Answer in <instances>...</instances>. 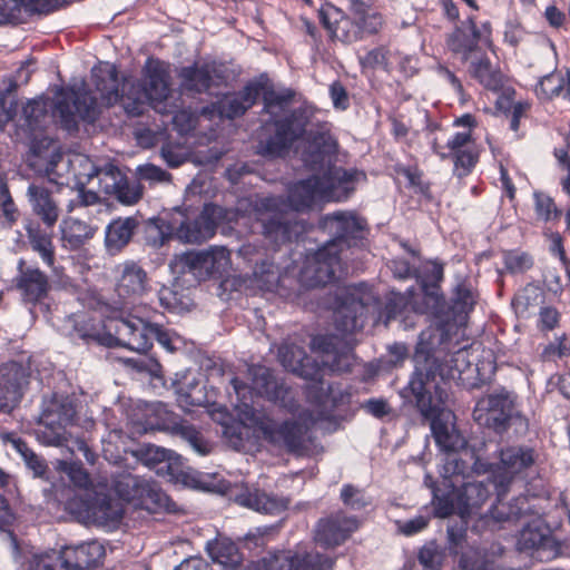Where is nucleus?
<instances>
[{"mask_svg": "<svg viewBox=\"0 0 570 570\" xmlns=\"http://www.w3.org/2000/svg\"><path fill=\"white\" fill-rule=\"evenodd\" d=\"M247 379L250 382L249 387L238 377L232 380L233 389L239 401L235 405L239 422L245 428L261 433L266 442L277 449L295 455H307L312 445V439L307 434L309 417L305 420L304 424L296 421L277 422L246 402L247 394L253 392L289 412H295L297 407L291 387L264 365L247 366Z\"/></svg>", "mask_w": 570, "mask_h": 570, "instance_id": "f257e3e1", "label": "nucleus"}, {"mask_svg": "<svg viewBox=\"0 0 570 570\" xmlns=\"http://www.w3.org/2000/svg\"><path fill=\"white\" fill-rule=\"evenodd\" d=\"M91 77L102 104L107 106L120 102L132 117L141 115L148 105L159 114L170 112L166 105L170 94L169 77L159 62L149 65L146 87L139 80L125 78L119 89L117 70L111 65L92 68Z\"/></svg>", "mask_w": 570, "mask_h": 570, "instance_id": "f03ea898", "label": "nucleus"}, {"mask_svg": "<svg viewBox=\"0 0 570 570\" xmlns=\"http://www.w3.org/2000/svg\"><path fill=\"white\" fill-rule=\"evenodd\" d=\"M320 200H325L321 179L312 176L288 186L286 200L275 196L257 198L254 212L265 238L279 245L305 230L304 223L295 219L294 212L308 210Z\"/></svg>", "mask_w": 570, "mask_h": 570, "instance_id": "7ed1b4c3", "label": "nucleus"}, {"mask_svg": "<svg viewBox=\"0 0 570 570\" xmlns=\"http://www.w3.org/2000/svg\"><path fill=\"white\" fill-rule=\"evenodd\" d=\"M431 361L423 351L415 356V371L409 383V389L415 399V405L421 415L430 421V428L436 445L443 452L461 451L466 441L455 425V415L449 407L450 394L446 389L435 385V395L424 393L425 382L434 377Z\"/></svg>", "mask_w": 570, "mask_h": 570, "instance_id": "20e7f679", "label": "nucleus"}, {"mask_svg": "<svg viewBox=\"0 0 570 570\" xmlns=\"http://www.w3.org/2000/svg\"><path fill=\"white\" fill-rule=\"evenodd\" d=\"M308 116L305 110L292 111L283 119L273 122L274 135L266 139L261 138L258 153L264 156L277 157L288 151L295 140L306 135V150L303 154L304 163L313 170L323 168L331 161L336 142L326 125L316 129H307Z\"/></svg>", "mask_w": 570, "mask_h": 570, "instance_id": "39448f33", "label": "nucleus"}, {"mask_svg": "<svg viewBox=\"0 0 570 570\" xmlns=\"http://www.w3.org/2000/svg\"><path fill=\"white\" fill-rule=\"evenodd\" d=\"M277 356L286 370L311 381L306 390L307 400L313 406L311 423L327 417L337 405L338 395L331 384L321 380L320 364L312 361L302 347L287 342L281 344Z\"/></svg>", "mask_w": 570, "mask_h": 570, "instance_id": "423d86ee", "label": "nucleus"}, {"mask_svg": "<svg viewBox=\"0 0 570 570\" xmlns=\"http://www.w3.org/2000/svg\"><path fill=\"white\" fill-rule=\"evenodd\" d=\"M132 433L144 434L161 430L180 436L200 455L210 452V445L191 425L178 422L176 415L161 402L138 405L137 412L130 416Z\"/></svg>", "mask_w": 570, "mask_h": 570, "instance_id": "0eeeda50", "label": "nucleus"}, {"mask_svg": "<svg viewBox=\"0 0 570 570\" xmlns=\"http://www.w3.org/2000/svg\"><path fill=\"white\" fill-rule=\"evenodd\" d=\"M112 489L119 499L136 508L156 512L167 509L169 498L154 482L138 475L122 472L114 476Z\"/></svg>", "mask_w": 570, "mask_h": 570, "instance_id": "6e6552de", "label": "nucleus"}, {"mask_svg": "<svg viewBox=\"0 0 570 570\" xmlns=\"http://www.w3.org/2000/svg\"><path fill=\"white\" fill-rule=\"evenodd\" d=\"M75 415V405L68 397L55 395L46 400L39 417V440L47 445H63L67 441L66 426L72 423Z\"/></svg>", "mask_w": 570, "mask_h": 570, "instance_id": "1a4fd4ad", "label": "nucleus"}, {"mask_svg": "<svg viewBox=\"0 0 570 570\" xmlns=\"http://www.w3.org/2000/svg\"><path fill=\"white\" fill-rule=\"evenodd\" d=\"M96 115V98L87 92L83 82L71 88H61L57 92L53 116L59 117L65 129H75L77 127V118L92 121Z\"/></svg>", "mask_w": 570, "mask_h": 570, "instance_id": "9d476101", "label": "nucleus"}, {"mask_svg": "<svg viewBox=\"0 0 570 570\" xmlns=\"http://www.w3.org/2000/svg\"><path fill=\"white\" fill-rule=\"evenodd\" d=\"M232 213L218 205H205L194 218H185L175 229V237L186 244H202L210 239L223 222H230Z\"/></svg>", "mask_w": 570, "mask_h": 570, "instance_id": "9b49d317", "label": "nucleus"}, {"mask_svg": "<svg viewBox=\"0 0 570 570\" xmlns=\"http://www.w3.org/2000/svg\"><path fill=\"white\" fill-rule=\"evenodd\" d=\"M109 346H122L137 353H146L153 346V324L129 316L112 320L106 326Z\"/></svg>", "mask_w": 570, "mask_h": 570, "instance_id": "f8f14e48", "label": "nucleus"}, {"mask_svg": "<svg viewBox=\"0 0 570 570\" xmlns=\"http://www.w3.org/2000/svg\"><path fill=\"white\" fill-rule=\"evenodd\" d=\"M425 335V332L421 333L415 353L423 351L431 361L435 362L432 366L434 377L430 376V380L428 381L426 377L423 376V381L425 382L424 393L435 395V385H440L448 390L445 380L464 381L465 375L473 370L472 364L469 361V352L466 350L456 351L450 355L443 365H439L436 358L430 355V347L424 342ZM415 356L416 354H414V357ZM466 379H469V375Z\"/></svg>", "mask_w": 570, "mask_h": 570, "instance_id": "ddd939ff", "label": "nucleus"}, {"mask_svg": "<svg viewBox=\"0 0 570 570\" xmlns=\"http://www.w3.org/2000/svg\"><path fill=\"white\" fill-rule=\"evenodd\" d=\"M341 268L337 244L327 242L317 252L307 256L301 277L307 286H322L331 283Z\"/></svg>", "mask_w": 570, "mask_h": 570, "instance_id": "4468645a", "label": "nucleus"}, {"mask_svg": "<svg viewBox=\"0 0 570 570\" xmlns=\"http://www.w3.org/2000/svg\"><path fill=\"white\" fill-rule=\"evenodd\" d=\"M219 491L237 504L266 514H278L288 508L289 500L284 497L268 494L257 488L223 482Z\"/></svg>", "mask_w": 570, "mask_h": 570, "instance_id": "2eb2a0df", "label": "nucleus"}, {"mask_svg": "<svg viewBox=\"0 0 570 570\" xmlns=\"http://www.w3.org/2000/svg\"><path fill=\"white\" fill-rule=\"evenodd\" d=\"M446 45L451 52L466 62L476 57L483 46H491V26L487 22L478 29L473 19L469 18L448 37Z\"/></svg>", "mask_w": 570, "mask_h": 570, "instance_id": "dca6fc26", "label": "nucleus"}, {"mask_svg": "<svg viewBox=\"0 0 570 570\" xmlns=\"http://www.w3.org/2000/svg\"><path fill=\"white\" fill-rule=\"evenodd\" d=\"M499 458L500 461L494 472V483L500 497L518 474L535 463L537 453L529 446L511 445L502 448Z\"/></svg>", "mask_w": 570, "mask_h": 570, "instance_id": "f3484780", "label": "nucleus"}, {"mask_svg": "<svg viewBox=\"0 0 570 570\" xmlns=\"http://www.w3.org/2000/svg\"><path fill=\"white\" fill-rule=\"evenodd\" d=\"M513 400L507 392L489 394L480 399L473 410V419L482 426L495 431L505 429L512 416Z\"/></svg>", "mask_w": 570, "mask_h": 570, "instance_id": "a211bd4d", "label": "nucleus"}, {"mask_svg": "<svg viewBox=\"0 0 570 570\" xmlns=\"http://www.w3.org/2000/svg\"><path fill=\"white\" fill-rule=\"evenodd\" d=\"M333 566L331 557L305 550L279 552L264 559L266 570H333Z\"/></svg>", "mask_w": 570, "mask_h": 570, "instance_id": "6ab92c4d", "label": "nucleus"}, {"mask_svg": "<svg viewBox=\"0 0 570 570\" xmlns=\"http://www.w3.org/2000/svg\"><path fill=\"white\" fill-rule=\"evenodd\" d=\"M47 100L39 98L28 101L18 119L16 137L18 140L35 144L50 122Z\"/></svg>", "mask_w": 570, "mask_h": 570, "instance_id": "aec40b11", "label": "nucleus"}, {"mask_svg": "<svg viewBox=\"0 0 570 570\" xmlns=\"http://www.w3.org/2000/svg\"><path fill=\"white\" fill-rule=\"evenodd\" d=\"M321 179L325 200L341 202L346 199L355 189V185L365 179V174L356 169L328 167Z\"/></svg>", "mask_w": 570, "mask_h": 570, "instance_id": "412c9836", "label": "nucleus"}, {"mask_svg": "<svg viewBox=\"0 0 570 570\" xmlns=\"http://www.w3.org/2000/svg\"><path fill=\"white\" fill-rule=\"evenodd\" d=\"M28 384L26 368L16 362L0 367V411H11L21 400Z\"/></svg>", "mask_w": 570, "mask_h": 570, "instance_id": "4be33fe9", "label": "nucleus"}, {"mask_svg": "<svg viewBox=\"0 0 570 570\" xmlns=\"http://www.w3.org/2000/svg\"><path fill=\"white\" fill-rule=\"evenodd\" d=\"M320 227L332 235L337 244L338 253L342 252L343 245H350V239L361 237L364 228V222L352 213L337 212L324 216L320 222Z\"/></svg>", "mask_w": 570, "mask_h": 570, "instance_id": "5701e85b", "label": "nucleus"}, {"mask_svg": "<svg viewBox=\"0 0 570 570\" xmlns=\"http://www.w3.org/2000/svg\"><path fill=\"white\" fill-rule=\"evenodd\" d=\"M318 18L333 39L351 43L360 38L361 27L358 22H353L340 8L331 3L321 7Z\"/></svg>", "mask_w": 570, "mask_h": 570, "instance_id": "b1692460", "label": "nucleus"}, {"mask_svg": "<svg viewBox=\"0 0 570 570\" xmlns=\"http://www.w3.org/2000/svg\"><path fill=\"white\" fill-rule=\"evenodd\" d=\"M357 527L358 522L355 518L335 514L318 521L314 540L322 547L333 548L343 543Z\"/></svg>", "mask_w": 570, "mask_h": 570, "instance_id": "393cba45", "label": "nucleus"}, {"mask_svg": "<svg viewBox=\"0 0 570 570\" xmlns=\"http://www.w3.org/2000/svg\"><path fill=\"white\" fill-rule=\"evenodd\" d=\"M18 271L16 285L26 302L35 303L47 295L49 283L42 272L38 268L24 267L23 259L19 261Z\"/></svg>", "mask_w": 570, "mask_h": 570, "instance_id": "a878e982", "label": "nucleus"}, {"mask_svg": "<svg viewBox=\"0 0 570 570\" xmlns=\"http://www.w3.org/2000/svg\"><path fill=\"white\" fill-rule=\"evenodd\" d=\"M61 552L67 570H85L97 564L105 556V549L98 541H90L75 547H63Z\"/></svg>", "mask_w": 570, "mask_h": 570, "instance_id": "bb28decb", "label": "nucleus"}, {"mask_svg": "<svg viewBox=\"0 0 570 570\" xmlns=\"http://www.w3.org/2000/svg\"><path fill=\"white\" fill-rule=\"evenodd\" d=\"M120 274L117 282V292L121 297H136L142 295L148 287V277L144 268L136 262L127 261L119 266Z\"/></svg>", "mask_w": 570, "mask_h": 570, "instance_id": "cd10ccee", "label": "nucleus"}, {"mask_svg": "<svg viewBox=\"0 0 570 570\" xmlns=\"http://www.w3.org/2000/svg\"><path fill=\"white\" fill-rule=\"evenodd\" d=\"M366 304L367 302L357 293H351L350 298L335 312L336 328L346 334L361 330L364 325L363 313Z\"/></svg>", "mask_w": 570, "mask_h": 570, "instance_id": "c85d7f7f", "label": "nucleus"}, {"mask_svg": "<svg viewBox=\"0 0 570 570\" xmlns=\"http://www.w3.org/2000/svg\"><path fill=\"white\" fill-rule=\"evenodd\" d=\"M27 197L33 213L41 218L43 224L52 227L59 218V208L50 190L43 185L30 184Z\"/></svg>", "mask_w": 570, "mask_h": 570, "instance_id": "c756f323", "label": "nucleus"}, {"mask_svg": "<svg viewBox=\"0 0 570 570\" xmlns=\"http://www.w3.org/2000/svg\"><path fill=\"white\" fill-rule=\"evenodd\" d=\"M139 220L136 217H119L110 222L106 228L105 246L111 255L118 254L131 240Z\"/></svg>", "mask_w": 570, "mask_h": 570, "instance_id": "7c9ffc66", "label": "nucleus"}, {"mask_svg": "<svg viewBox=\"0 0 570 570\" xmlns=\"http://www.w3.org/2000/svg\"><path fill=\"white\" fill-rule=\"evenodd\" d=\"M259 83H248L240 92L227 95L218 102L220 116L233 119L242 116L250 108L261 95Z\"/></svg>", "mask_w": 570, "mask_h": 570, "instance_id": "2f4dec72", "label": "nucleus"}, {"mask_svg": "<svg viewBox=\"0 0 570 570\" xmlns=\"http://www.w3.org/2000/svg\"><path fill=\"white\" fill-rule=\"evenodd\" d=\"M88 517L100 524L118 522L122 518L124 508L119 500L107 494L97 493L87 504Z\"/></svg>", "mask_w": 570, "mask_h": 570, "instance_id": "473e14b6", "label": "nucleus"}, {"mask_svg": "<svg viewBox=\"0 0 570 570\" xmlns=\"http://www.w3.org/2000/svg\"><path fill=\"white\" fill-rule=\"evenodd\" d=\"M312 347L322 353L321 364L333 372L348 371L351 356L347 353H337L333 338L328 336H316L312 341Z\"/></svg>", "mask_w": 570, "mask_h": 570, "instance_id": "72a5a7b5", "label": "nucleus"}, {"mask_svg": "<svg viewBox=\"0 0 570 570\" xmlns=\"http://www.w3.org/2000/svg\"><path fill=\"white\" fill-rule=\"evenodd\" d=\"M281 273L278 266L268 259L257 263L252 275L247 278V287L261 292H274L279 284Z\"/></svg>", "mask_w": 570, "mask_h": 570, "instance_id": "f704fd0d", "label": "nucleus"}, {"mask_svg": "<svg viewBox=\"0 0 570 570\" xmlns=\"http://www.w3.org/2000/svg\"><path fill=\"white\" fill-rule=\"evenodd\" d=\"M532 512L528 498L519 497L512 502L499 499L491 509V517L498 522H507L520 520Z\"/></svg>", "mask_w": 570, "mask_h": 570, "instance_id": "c9c22d12", "label": "nucleus"}, {"mask_svg": "<svg viewBox=\"0 0 570 570\" xmlns=\"http://www.w3.org/2000/svg\"><path fill=\"white\" fill-rule=\"evenodd\" d=\"M469 72L481 85L489 89H497L501 85V73L497 71L489 58L480 51L476 57H472Z\"/></svg>", "mask_w": 570, "mask_h": 570, "instance_id": "e433bc0d", "label": "nucleus"}, {"mask_svg": "<svg viewBox=\"0 0 570 570\" xmlns=\"http://www.w3.org/2000/svg\"><path fill=\"white\" fill-rule=\"evenodd\" d=\"M60 228L61 239L65 246L71 249L80 247L86 240L94 236L96 230L88 224L76 218L63 219Z\"/></svg>", "mask_w": 570, "mask_h": 570, "instance_id": "4c0bfd02", "label": "nucleus"}, {"mask_svg": "<svg viewBox=\"0 0 570 570\" xmlns=\"http://www.w3.org/2000/svg\"><path fill=\"white\" fill-rule=\"evenodd\" d=\"M87 163L90 165V171L86 174L87 181H91L94 178H97L100 190L106 195L114 196L118 188H120L125 176L114 165H106L105 167L96 168L89 161Z\"/></svg>", "mask_w": 570, "mask_h": 570, "instance_id": "58836bf2", "label": "nucleus"}, {"mask_svg": "<svg viewBox=\"0 0 570 570\" xmlns=\"http://www.w3.org/2000/svg\"><path fill=\"white\" fill-rule=\"evenodd\" d=\"M207 551L215 562L228 568L237 567L242 560L237 546L227 538L208 542Z\"/></svg>", "mask_w": 570, "mask_h": 570, "instance_id": "ea45409f", "label": "nucleus"}, {"mask_svg": "<svg viewBox=\"0 0 570 570\" xmlns=\"http://www.w3.org/2000/svg\"><path fill=\"white\" fill-rule=\"evenodd\" d=\"M459 452H444L445 456L440 473L446 482V488L456 489L460 485L459 478H464L470 470L469 463L460 458Z\"/></svg>", "mask_w": 570, "mask_h": 570, "instance_id": "a19ab883", "label": "nucleus"}, {"mask_svg": "<svg viewBox=\"0 0 570 570\" xmlns=\"http://www.w3.org/2000/svg\"><path fill=\"white\" fill-rule=\"evenodd\" d=\"M181 86L188 91L203 92L209 89L212 71L208 66H190L181 68L179 72Z\"/></svg>", "mask_w": 570, "mask_h": 570, "instance_id": "79ce46f5", "label": "nucleus"}, {"mask_svg": "<svg viewBox=\"0 0 570 570\" xmlns=\"http://www.w3.org/2000/svg\"><path fill=\"white\" fill-rule=\"evenodd\" d=\"M204 258L205 266L210 276H222L232 267L230 252L224 246H210L207 249L200 250Z\"/></svg>", "mask_w": 570, "mask_h": 570, "instance_id": "37998d69", "label": "nucleus"}, {"mask_svg": "<svg viewBox=\"0 0 570 570\" xmlns=\"http://www.w3.org/2000/svg\"><path fill=\"white\" fill-rule=\"evenodd\" d=\"M174 264L180 274H190L197 281L209 277L200 250L184 253L176 257Z\"/></svg>", "mask_w": 570, "mask_h": 570, "instance_id": "c03bdc74", "label": "nucleus"}, {"mask_svg": "<svg viewBox=\"0 0 570 570\" xmlns=\"http://www.w3.org/2000/svg\"><path fill=\"white\" fill-rule=\"evenodd\" d=\"M490 492L482 482H468L462 485L459 500L466 512L479 509L488 499Z\"/></svg>", "mask_w": 570, "mask_h": 570, "instance_id": "a18cd8bd", "label": "nucleus"}, {"mask_svg": "<svg viewBox=\"0 0 570 570\" xmlns=\"http://www.w3.org/2000/svg\"><path fill=\"white\" fill-rule=\"evenodd\" d=\"M63 563L61 549H51L33 553L28 559V570H67Z\"/></svg>", "mask_w": 570, "mask_h": 570, "instance_id": "49530a36", "label": "nucleus"}, {"mask_svg": "<svg viewBox=\"0 0 570 570\" xmlns=\"http://www.w3.org/2000/svg\"><path fill=\"white\" fill-rule=\"evenodd\" d=\"M28 236L31 248L39 254L45 264L52 267L55 263V247L51 237L33 228L28 229Z\"/></svg>", "mask_w": 570, "mask_h": 570, "instance_id": "de8ad7c7", "label": "nucleus"}, {"mask_svg": "<svg viewBox=\"0 0 570 570\" xmlns=\"http://www.w3.org/2000/svg\"><path fill=\"white\" fill-rule=\"evenodd\" d=\"M566 77L560 71L542 77L537 85L535 92L541 99H552L563 94Z\"/></svg>", "mask_w": 570, "mask_h": 570, "instance_id": "09e8293b", "label": "nucleus"}, {"mask_svg": "<svg viewBox=\"0 0 570 570\" xmlns=\"http://www.w3.org/2000/svg\"><path fill=\"white\" fill-rule=\"evenodd\" d=\"M472 136L471 130L466 129L461 132H456L451 139L448 140L445 146L439 145L436 141L433 142L432 149L442 159L450 158L453 153L466 149L471 147Z\"/></svg>", "mask_w": 570, "mask_h": 570, "instance_id": "8fccbe9b", "label": "nucleus"}, {"mask_svg": "<svg viewBox=\"0 0 570 570\" xmlns=\"http://www.w3.org/2000/svg\"><path fill=\"white\" fill-rule=\"evenodd\" d=\"M140 459L145 465L150 468L164 462L168 463L170 468L173 462L179 460V456L165 448L147 444L140 450Z\"/></svg>", "mask_w": 570, "mask_h": 570, "instance_id": "3c124183", "label": "nucleus"}, {"mask_svg": "<svg viewBox=\"0 0 570 570\" xmlns=\"http://www.w3.org/2000/svg\"><path fill=\"white\" fill-rule=\"evenodd\" d=\"M445 556V549L443 547L435 541H430L421 548L419 561L426 569L438 570L442 567Z\"/></svg>", "mask_w": 570, "mask_h": 570, "instance_id": "603ef678", "label": "nucleus"}, {"mask_svg": "<svg viewBox=\"0 0 570 570\" xmlns=\"http://www.w3.org/2000/svg\"><path fill=\"white\" fill-rule=\"evenodd\" d=\"M534 208L537 216L544 222L557 218L561 214L553 199L543 193H534Z\"/></svg>", "mask_w": 570, "mask_h": 570, "instance_id": "864d4df0", "label": "nucleus"}, {"mask_svg": "<svg viewBox=\"0 0 570 570\" xmlns=\"http://www.w3.org/2000/svg\"><path fill=\"white\" fill-rule=\"evenodd\" d=\"M533 264L530 255L522 252H509L504 255L505 268L511 273H523Z\"/></svg>", "mask_w": 570, "mask_h": 570, "instance_id": "5fc2aeb1", "label": "nucleus"}, {"mask_svg": "<svg viewBox=\"0 0 570 570\" xmlns=\"http://www.w3.org/2000/svg\"><path fill=\"white\" fill-rule=\"evenodd\" d=\"M121 204H136L142 196V189L139 184H129L126 177L121 181L120 188L114 195Z\"/></svg>", "mask_w": 570, "mask_h": 570, "instance_id": "6e6d98bb", "label": "nucleus"}, {"mask_svg": "<svg viewBox=\"0 0 570 570\" xmlns=\"http://www.w3.org/2000/svg\"><path fill=\"white\" fill-rule=\"evenodd\" d=\"M66 4L65 0H23L21 6L31 13L48 14Z\"/></svg>", "mask_w": 570, "mask_h": 570, "instance_id": "4d7b16f0", "label": "nucleus"}, {"mask_svg": "<svg viewBox=\"0 0 570 570\" xmlns=\"http://www.w3.org/2000/svg\"><path fill=\"white\" fill-rule=\"evenodd\" d=\"M454 308L461 313H468L474 305V294L465 284H459L454 291Z\"/></svg>", "mask_w": 570, "mask_h": 570, "instance_id": "13d9d810", "label": "nucleus"}, {"mask_svg": "<svg viewBox=\"0 0 570 570\" xmlns=\"http://www.w3.org/2000/svg\"><path fill=\"white\" fill-rule=\"evenodd\" d=\"M450 157L454 160L455 169L461 170L459 175H466L478 160V155L472 147L453 153Z\"/></svg>", "mask_w": 570, "mask_h": 570, "instance_id": "bf43d9fd", "label": "nucleus"}, {"mask_svg": "<svg viewBox=\"0 0 570 570\" xmlns=\"http://www.w3.org/2000/svg\"><path fill=\"white\" fill-rule=\"evenodd\" d=\"M341 499L345 505L354 510H358L367 504L366 498L362 490L351 484L343 487L341 491Z\"/></svg>", "mask_w": 570, "mask_h": 570, "instance_id": "052dcab7", "label": "nucleus"}, {"mask_svg": "<svg viewBox=\"0 0 570 570\" xmlns=\"http://www.w3.org/2000/svg\"><path fill=\"white\" fill-rule=\"evenodd\" d=\"M293 95L291 91L287 92H275L267 91L264 94V109L267 114L276 115L275 109H284L287 102L292 99Z\"/></svg>", "mask_w": 570, "mask_h": 570, "instance_id": "680f3d73", "label": "nucleus"}, {"mask_svg": "<svg viewBox=\"0 0 570 570\" xmlns=\"http://www.w3.org/2000/svg\"><path fill=\"white\" fill-rule=\"evenodd\" d=\"M62 471L68 475L70 482L78 488H87L90 483L89 474L77 463L62 464Z\"/></svg>", "mask_w": 570, "mask_h": 570, "instance_id": "e2e57ef3", "label": "nucleus"}, {"mask_svg": "<svg viewBox=\"0 0 570 570\" xmlns=\"http://www.w3.org/2000/svg\"><path fill=\"white\" fill-rule=\"evenodd\" d=\"M543 540V533L528 524L520 532L519 546L523 550L534 549L541 546Z\"/></svg>", "mask_w": 570, "mask_h": 570, "instance_id": "0e129e2a", "label": "nucleus"}, {"mask_svg": "<svg viewBox=\"0 0 570 570\" xmlns=\"http://www.w3.org/2000/svg\"><path fill=\"white\" fill-rule=\"evenodd\" d=\"M139 178L151 183L169 181L170 175L153 164H146L137 168Z\"/></svg>", "mask_w": 570, "mask_h": 570, "instance_id": "69168bd1", "label": "nucleus"}, {"mask_svg": "<svg viewBox=\"0 0 570 570\" xmlns=\"http://www.w3.org/2000/svg\"><path fill=\"white\" fill-rule=\"evenodd\" d=\"M21 10L19 0H0V24L18 19Z\"/></svg>", "mask_w": 570, "mask_h": 570, "instance_id": "338daca9", "label": "nucleus"}, {"mask_svg": "<svg viewBox=\"0 0 570 570\" xmlns=\"http://www.w3.org/2000/svg\"><path fill=\"white\" fill-rule=\"evenodd\" d=\"M73 336H77L86 342L100 341L97 330L89 324L86 320L75 321Z\"/></svg>", "mask_w": 570, "mask_h": 570, "instance_id": "774afa93", "label": "nucleus"}]
</instances>
